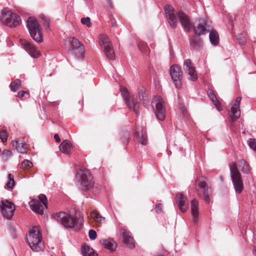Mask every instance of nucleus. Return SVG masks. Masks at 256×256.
I'll return each instance as SVG.
<instances>
[{"label":"nucleus","instance_id":"f257e3e1","mask_svg":"<svg viewBox=\"0 0 256 256\" xmlns=\"http://www.w3.org/2000/svg\"><path fill=\"white\" fill-rule=\"evenodd\" d=\"M54 218L66 228L80 230L84 221L83 217L76 214L74 216L65 212L56 213L54 215Z\"/></svg>","mask_w":256,"mask_h":256},{"label":"nucleus","instance_id":"f03ea898","mask_svg":"<svg viewBox=\"0 0 256 256\" xmlns=\"http://www.w3.org/2000/svg\"><path fill=\"white\" fill-rule=\"evenodd\" d=\"M27 242L34 251L39 252L44 249L42 233L38 226H34L30 230L29 234L27 236Z\"/></svg>","mask_w":256,"mask_h":256},{"label":"nucleus","instance_id":"7ed1b4c3","mask_svg":"<svg viewBox=\"0 0 256 256\" xmlns=\"http://www.w3.org/2000/svg\"><path fill=\"white\" fill-rule=\"evenodd\" d=\"M195 189L198 194L200 196L202 197L206 202H210L211 190L206 182V178L202 176L196 179L195 183Z\"/></svg>","mask_w":256,"mask_h":256},{"label":"nucleus","instance_id":"20e7f679","mask_svg":"<svg viewBox=\"0 0 256 256\" xmlns=\"http://www.w3.org/2000/svg\"><path fill=\"white\" fill-rule=\"evenodd\" d=\"M26 26L33 40L38 43L42 42V38L40 24L36 18L33 17H30L27 20Z\"/></svg>","mask_w":256,"mask_h":256},{"label":"nucleus","instance_id":"39448f33","mask_svg":"<svg viewBox=\"0 0 256 256\" xmlns=\"http://www.w3.org/2000/svg\"><path fill=\"white\" fill-rule=\"evenodd\" d=\"M0 20L4 24L10 28L16 26L21 23V19L19 16L6 10L2 11Z\"/></svg>","mask_w":256,"mask_h":256},{"label":"nucleus","instance_id":"423d86ee","mask_svg":"<svg viewBox=\"0 0 256 256\" xmlns=\"http://www.w3.org/2000/svg\"><path fill=\"white\" fill-rule=\"evenodd\" d=\"M152 105L156 118L159 120H164L166 117V108L162 98L159 96H155L152 99Z\"/></svg>","mask_w":256,"mask_h":256},{"label":"nucleus","instance_id":"0eeeda50","mask_svg":"<svg viewBox=\"0 0 256 256\" xmlns=\"http://www.w3.org/2000/svg\"><path fill=\"white\" fill-rule=\"evenodd\" d=\"M230 174L236 192L240 194L244 188L241 174L237 168L236 164L230 166Z\"/></svg>","mask_w":256,"mask_h":256},{"label":"nucleus","instance_id":"6e6552de","mask_svg":"<svg viewBox=\"0 0 256 256\" xmlns=\"http://www.w3.org/2000/svg\"><path fill=\"white\" fill-rule=\"evenodd\" d=\"M38 200H32L30 202L31 209L35 212L42 214H44V206L48 207V200L44 194H40L38 196Z\"/></svg>","mask_w":256,"mask_h":256},{"label":"nucleus","instance_id":"1a4fd4ad","mask_svg":"<svg viewBox=\"0 0 256 256\" xmlns=\"http://www.w3.org/2000/svg\"><path fill=\"white\" fill-rule=\"evenodd\" d=\"M121 90L126 103L129 109L133 110L138 116L139 114L138 108L140 105L136 98L134 96H129L128 90L126 88H121Z\"/></svg>","mask_w":256,"mask_h":256},{"label":"nucleus","instance_id":"9d476101","mask_svg":"<svg viewBox=\"0 0 256 256\" xmlns=\"http://www.w3.org/2000/svg\"><path fill=\"white\" fill-rule=\"evenodd\" d=\"M78 174L81 178V184L82 190H87L93 186L92 178L88 170L85 168L80 169Z\"/></svg>","mask_w":256,"mask_h":256},{"label":"nucleus","instance_id":"9b49d317","mask_svg":"<svg viewBox=\"0 0 256 256\" xmlns=\"http://www.w3.org/2000/svg\"><path fill=\"white\" fill-rule=\"evenodd\" d=\"M170 72L172 80L177 88H180L182 86V71L181 68L177 64L173 65L170 68Z\"/></svg>","mask_w":256,"mask_h":256},{"label":"nucleus","instance_id":"f8f14e48","mask_svg":"<svg viewBox=\"0 0 256 256\" xmlns=\"http://www.w3.org/2000/svg\"><path fill=\"white\" fill-rule=\"evenodd\" d=\"M0 208L4 216L8 219L12 218L15 210V206L12 202L7 200H1Z\"/></svg>","mask_w":256,"mask_h":256},{"label":"nucleus","instance_id":"ddd939ff","mask_svg":"<svg viewBox=\"0 0 256 256\" xmlns=\"http://www.w3.org/2000/svg\"><path fill=\"white\" fill-rule=\"evenodd\" d=\"M241 99V97H238L231 108L230 114V122L232 127L234 126V122L237 120L240 117V105Z\"/></svg>","mask_w":256,"mask_h":256},{"label":"nucleus","instance_id":"4468645a","mask_svg":"<svg viewBox=\"0 0 256 256\" xmlns=\"http://www.w3.org/2000/svg\"><path fill=\"white\" fill-rule=\"evenodd\" d=\"M120 235L122 238V242L128 248L132 249L135 247V241L130 232L122 228L120 230Z\"/></svg>","mask_w":256,"mask_h":256},{"label":"nucleus","instance_id":"2eb2a0df","mask_svg":"<svg viewBox=\"0 0 256 256\" xmlns=\"http://www.w3.org/2000/svg\"><path fill=\"white\" fill-rule=\"evenodd\" d=\"M69 42L72 50L77 56H83L84 52V47L82 44L75 38H70Z\"/></svg>","mask_w":256,"mask_h":256},{"label":"nucleus","instance_id":"dca6fc26","mask_svg":"<svg viewBox=\"0 0 256 256\" xmlns=\"http://www.w3.org/2000/svg\"><path fill=\"white\" fill-rule=\"evenodd\" d=\"M164 11L168 21L172 28H176L178 24V20L174 13V8L170 5L164 6Z\"/></svg>","mask_w":256,"mask_h":256},{"label":"nucleus","instance_id":"f3484780","mask_svg":"<svg viewBox=\"0 0 256 256\" xmlns=\"http://www.w3.org/2000/svg\"><path fill=\"white\" fill-rule=\"evenodd\" d=\"M184 70L190 77L188 79L192 81H195L198 78L197 74L195 68L190 59H187L184 61Z\"/></svg>","mask_w":256,"mask_h":256},{"label":"nucleus","instance_id":"a211bd4d","mask_svg":"<svg viewBox=\"0 0 256 256\" xmlns=\"http://www.w3.org/2000/svg\"><path fill=\"white\" fill-rule=\"evenodd\" d=\"M20 42L22 46L24 48L30 55L32 58H38L40 55V52L37 48L33 44L30 43L28 41L24 39L20 40Z\"/></svg>","mask_w":256,"mask_h":256},{"label":"nucleus","instance_id":"6ab92c4d","mask_svg":"<svg viewBox=\"0 0 256 256\" xmlns=\"http://www.w3.org/2000/svg\"><path fill=\"white\" fill-rule=\"evenodd\" d=\"M210 31L209 24L204 18H200L199 23L194 26V32L196 36L204 34L205 32Z\"/></svg>","mask_w":256,"mask_h":256},{"label":"nucleus","instance_id":"aec40b11","mask_svg":"<svg viewBox=\"0 0 256 256\" xmlns=\"http://www.w3.org/2000/svg\"><path fill=\"white\" fill-rule=\"evenodd\" d=\"M178 16L182 25L184 28L186 32L190 31L191 28V24L190 22V18L188 16L181 10L178 12Z\"/></svg>","mask_w":256,"mask_h":256},{"label":"nucleus","instance_id":"412c9836","mask_svg":"<svg viewBox=\"0 0 256 256\" xmlns=\"http://www.w3.org/2000/svg\"><path fill=\"white\" fill-rule=\"evenodd\" d=\"M176 199L180 210L182 212H185L188 208V206L186 204V198L184 197L183 194H178L176 195Z\"/></svg>","mask_w":256,"mask_h":256},{"label":"nucleus","instance_id":"4be33fe9","mask_svg":"<svg viewBox=\"0 0 256 256\" xmlns=\"http://www.w3.org/2000/svg\"><path fill=\"white\" fill-rule=\"evenodd\" d=\"M191 212L193 218V222L194 224L198 222V202L194 199L191 202Z\"/></svg>","mask_w":256,"mask_h":256},{"label":"nucleus","instance_id":"5701e85b","mask_svg":"<svg viewBox=\"0 0 256 256\" xmlns=\"http://www.w3.org/2000/svg\"><path fill=\"white\" fill-rule=\"evenodd\" d=\"M202 45V40L199 36H194L190 40V46L196 50H200Z\"/></svg>","mask_w":256,"mask_h":256},{"label":"nucleus","instance_id":"b1692460","mask_svg":"<svg viewBox=\"0 0 256 256\" xmlns=\"http://www.w3.org/2000/svg\"><path fill=\"white\" fill-rule=\"evenodd\" d=\"M72 144L69 140L63 141L59 146L60 151L64 154H69L70 153Z\"/></svg>","mask_w":256,"mask_h":256},{"label":"nucleus","instance_id":"393cba45","mask_svg":"<svg viewBox=\"0 0 256 256\" xmlns=\"http://www.w3.org/2000/svg\"><path fill=\"white\" fill-rule=\"evenodd\" d=\"M12 144L14 146L16 147L19 152L24 154L28 150V147L26 143L19 142L17 140H14Z\"/></svg>","mask_w":256,"mask_h":256},{"label":"nucleus","instance_id":"a878e982","mask_svg":"<svg viewBox=\"0 0 256 256\" xmlns=\"http://www.w3.org/2000/svg\"><path fill=\"white\" fill-rule=\"evenodd\" d=\"M102 244L105 248L113 252L116 250L117 247L116 243L112 239L104 240H102Z\"/></svg>","mask_w":256,"mask_h":256},{"label":"nucleus","instance_id":"bb28decb","mask_svg":"<svg viewBox=\"0 0 256 256\" xmlns=\"http://www.w3.org/2000/svg\"><path fill=\"white\" fill-rule=\"evenodd\" d=\"M99 43L104 48L112 45L109 38L104 34H101L100 35Z\"/></svg>","mask_w":256,"mask_h":256},{"label":"nucleus","instance_id":"cd10ccee","mask_svg":"<svg viewBox=\"0 0 256 256\" xmlns=\"http://www.w3.org/2000/svg\"><path fill=\"white\" fill-rule=\"evenodd\" d=\"M138 96L140 100L142 102L144 106H146L148 103V99L147 94L146 92L145 88L144 87L139 88Z\"/></svg>","mask_w":256,"mask_h":256},{"label":"nucleus","instance_id":"c85d7f7f","mask_svg":"<svg viewBox=\"0 0 256 256\" xmlns=\"http://www.w3.org/2000/svg\"><path fill=\"white\" fill-rule=\"evenodd\" d=\"M82 253L83 256H98L94 250L87 245H84L82 246Z\"/></svg>","mask_w":256,"mask_h":256},{"label":"nucleus","instance_id":"c756f323","mask_svg":"<svg viewBox=\"0 0 256 256\" xmlns=\"http://www.w3.org/2000/svg\"><path fill=\"white\" fill-rule=\"evenodd\" d=\"M210 42L214 46H216L219 42V36L218 32L215 30L210 31Z\"/></svg>","mask_w":256,"mask_h":256},{"label":"nucleus","instance_id":"7c9ffc66","mask_svg":"<svg viewBox=\"0 0 256 256\" xmlns=\"http://www.w3.org/2000/svg\"><path fill=\"white\" fill-rule=\"evenodd\" d=\"M104 52L108 59L112 60H114L115 54L112 45L104 48Z\"/></svg>","mask_w":256,"mask_h":256},{"label":"nucleus","instance_id":"2f4dec72","mask_svg":"<svg viewBox=\"0 0 256 256\" xmlns=\"http://www.w3.org/2000/svg\"><path fill=\"white\" fill-rule=\"evenodd\" d=\"M240 166H242L241 170L244 174H250L251 173V168L248 164L244 160L240 161Z\"/></svg>","mask_w":256,"mask_h":256},{"label":"nucleus","instance_id":"473e14b6","mask_svg":"<svg viewBox=\"0 0 256 256\" xmlns=\"http://www.w3.org/2000/svg\"><path fill=\"white\" fill-rule=\"evenodd\" d=\"M90 216L96 222L102 223L105 221V218L100 216L96 211H92L90 213Z\"/></svg>","mask_w":256,"mask_h":256},{"label":"nucleus","instance_id":"72a5a7b5","mask_svg":"<svg viewBox=\"0 0 256 256\" xmlns=\"http://www.w3.org/2000/svg\"><path fill=\"white\" fill-rule=\"evenodd\" d=\"M21 84V81L19 79L16 80L11 82L10 84V90L12 92H16L20 88Z\"/></svg>","mask_w":256,"mask_h":256},{"label":"nucleus","instance_id":"f704fd0d","mask_svg":"<svg viewBox=\"0 0 256 256\" xmlns=\"http://www.w3.org/2000/svg\"><path fill=\"white\" fill-rule=\"evenodd\" d=\"M32 163L29 160H24L20 164V168L24 170H27L32 166Z\"/></svg>","mask_w":256,"mask_h":256},{"label":"nucleus","instance_id":"c9c22d12","mask_svg":"<svg viewBox=\"0 0 256 256\" xmlns=\"http://www.w3.org/2000/svg\"><path fill=\"white\" fill-rule=\"evenodd\" d=\"M246 36V32H242L238 36V40L240 44L244 45L246 44L247 40Z\"/></svg>","mask_w":256,"mask_h":256},{"label":"nucleus","instance_id":"e433bc0d","mask_svg":"<svg viewBox=\"0 0 256 256\" xmlns=\"http://www.w3.org/2000/svg\"><path fill=\"white\" fill-rule=\"evenodd\" d=\"M138 46L139 50L143 53L146 54L150 50L147 44L143 42H140Z\"/></svg>","mask_w":256,"mask_h":256},{"label":"nucleus","instance_id":"4c0bfd02","mask_svg":"<svg viewBox=\"0 0 256 256\" xmlns=\"http://www.w3.org/2000/svg\"><path fill=\"white\" fill-rule=\"evenodd\" d=\"M8 182L6 183V185L8 188H12L15 184L14 176L12 174H9L8 175Z\"/></svg>","mask_w":256,"mask_h":256},{"label":"nucleus","instance_id":"58836bf2","mask_svg":"<svg viewBox=\"0 0 256 256\" xmlns=\"http://www.w3.org/2000/svg\"><path fill=\"white\" fill-rule=\"evenodd\" d=\"M40 17L42 22L43 24L47 28H48L50 22V18L44 14L40 15Z\"/></svg>","mask_w":256,"mask_h":256},{"label":"nucleus","instance_id":"ea45409f","mask_svg":"<svg viewBox=\"0 0 256 256\" xmlns=\"http://www.w3.org/2000/svg\"><path fill=\"white\" fill-rule=\"evenodd\" d=\"M0 138L3 142L7 141L8 139V134L6 130H2L0 132Z\"/></svg>","mask_w":256,"mask_h":256},{"label":"nucleus","instance_id":"a19ab883","mask_svg":"<svg viewBox=\"0 0 256 256\" xmlns=\"http://www.w3.org/2000/svg\"><path fill=\"white\" fill-rule=\"evenodd\" d=\"M12 155V152L8 150H4L2 153V158L4 160H7Z\"/></svg>","mask_w":256,"mask_h":256},{"label":"nucleus","instance_id":"79ce46f5","mask_svg":"<svg viewBox=\"0 0 256 256\" xmlns=\"http://www.w3.org/2000/svg\"><path fill=\"white\" fill-rule=\"evenodd\" d=\"M250 147L256 151V140L254 138H250L248 140Z\"/></svg>","mask_w":256,"mask_h":256},{"label":"nucleus","instance_id":"37998d69","mask_svg":"<svg viewBox=\"0 0 256 256\" xmlns=\"http://www.w3.org/2000/svg\"><path fill=\"white\" fill-rule=\"evenodd\" d=\"M81 22L83 24H86L88 27H90L92 25L90 22V19L88 17L82 18L81 19Z\"/></svg>","mask_w":256,"mask_h":256},{"label":"nucleus","instance_id":"c03bdc74","mask_svg":"<svg viewBox=\"0 0 256 256\" xmlns=\"http://www.w3.org/2000/svg\"><path fill=\"white\" fill-rule=\"evenodd\" d=\"M139 141L142 145H146L148 142L147 137L142 134L141 136L139 138Z\"/></svg>","mask_w":256,"mask_h":256},{"label":"nucleus","instance_id":"a18cd8bd","mask_svg":"<svg viewBox=\"0 0 256 256\" xmlns=\"http://www.w3.org/2000/svg\"><path fill=\"white\" fill-rule=\"evenodd\" d=\"M155 210L157 214L162 212V204L160 203L157 204L156 205Z\"/></svg>","mask_w":256,"mask_h":256},{"label":"nucleus","instance_id":"49530a36","mask_svg":"<svg viewBox=\"0 0 256 256\" xmlns=\"http://www.w3.org/2000/svg\"><path fill=\"white\" fill-rule=\"evenodd\" d=\"M88 235L90 238L92 240H95L97 236L96 232L93 230H91L89 231Z\"/></svg>","mask_w":256,"mask_h":256},{"label":"nucleus","instance_id":"de8ad7c7","mask_svg":"<svg viewBox=\"0 0 256 256\" xmlns=\"http://www.w3.org/2000/svg\"><path fill=\"white\" fill-rule=\"evenodd\" d=\"M212 102L218 111H221L222 110L221 104L217 99L214 100V102Z\"/></svg>","mask_w":256,"mask_h":256},{"label":"nucleus","instance_id":"09e8293b","mask_svg":"<svg viewBox=\"0 0 256 256\" xmlns=\"http://www.w3.org/2000/svg\"><path fill=\"white\" fill-rule=\"evenodd\" d=\"M25 94L29 96V92L28 91L20 90L18 94V96L20 98H22Z\"/></svg>","mask_w":256,"mask_h":256},{"label":"nucleus","instance_id":"8fccbe9b","mask_svg":"<svg viewBox=\"0 0 256 256\" xmlns=\"http://www.w3.org/2000/svg\"><path fill=\"white\" fill-rule=\"evenodd\" d=\"M208 96L212 102H214L216 100V96L214 95V94H213L212 92H210L208 93Z\"/></svg>","mask_w":256,"mask_h":256},{"label":"nucleus","instance_id":"3c124183","mask_svg":"<svg viewBox=\"0 0 256 256\" xmlns=\"http://www.w3.org/2000/svg\"><path fill=\"white\" fill-rule=\"evenodd\" d=\"M110 23L114 28H116L118 24H116V20L114 18H112L110 19Z\"/></svg>","mask_w":256,"mask_h":256},{"label":"nucleus","instance_id":"603ef678","mask_svg":"<svg viewBox=\"0 0 256 256\" xmlns=\"http://www.w3.org/2000/svg\"><path fill=\"white\" fill-rule=\"evenodd\" d=\"M124 138L123 140V142H128V138H129V134H127V133H124Z\"/></svg>","mask_w":256,"mask_h":256},{"label":"nucleus","instance_id":"864d4df0","mask_svg":"<svg viewBox=\"0 0 256 256\" xmlns=\"http://www.w3.org/2000/svg\"><path fill=\"white\" fill-rule=\"evenodd\" d=\"M54 138L56 142H60V138L59 135L58 134H56L54 135Z\"/></svg>","mask_w":256,"mask_h":256},{"label":"nucleus","instance_id":"5fc2aeb1","mask_svg":"<svg viewBox=\"0 0 256 256\" xmlns=\"http://www.w3.org/2000/svg\"><path fill=\"white\" fill-rule=\"evenodd\" d=\"M181 110H182V112L183 113V116H184V117H187V116H188V112H186V109L184 108V107L182 108L181 109Z\"/></svg>","mask_w":256,"mask_h":256},{"label":"nucleus","instance_id":"6e6d98bb","mask_svg":"<svg viewBox=\"0 0 256 256\" xmlns=\"http://www.w3.org/2000/svg\"><path fill=\"white\" fill-rule=\"evenodd\" d=\"M110 8H112V2L110 0H106Z\"/></svg>","mask_w":256,"mask_h":256},{"label":"nucleus","instance_id":"4d7b16f0","mask_svg":"<svg viewBox=\"0 0 256 256\" xmlns=\"http://www.w3.org/2000/svg\"><path fill=\"white\" fill-rule=\"evenodd\" d=\"M253 254L255 256H256V248L254 249Z\"/></svg>","mask_w":256,"mask_h":256},{"label":"nucleus","instance_id":"13d9d810","mask_svg":"<svg viewBox=\"0 0 256 256\" xmlns=\"http://www.w3.org/2000/svg\"><path fill=\"white\" fill-rule=\"evenodd\" d=\"M162 256V255H156V256Z\"/></svg>","mask_w":256,"mask_h":256}]
</instances>
